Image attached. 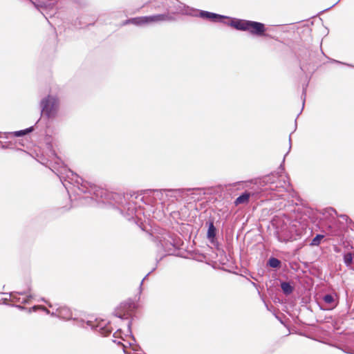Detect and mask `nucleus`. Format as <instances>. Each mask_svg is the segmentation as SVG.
I'll return each mask as SVG.
<instances>
[{"label":"nucleus","mask_w":354,"mask_h":354,"mask_svg":"<svg viewBox=\"0 0 354 354\" xmlns=\"http://www.w3.org/2000/svg\"><path fill=\"white\" fill-rule=\"evenodd\" d=\"M323 300L328 304H331L334 302V297L333 295L328 294L324 296Z\"/></svg>","instance_id":"obj_23"},{"label":"nucleus","mask_w":354,"mask_h":354,"mask_svg":"<svg viewBox=\"0 0 354 354\" xmlns=\"http://www.w3.org/2000/svg\"><path fill=\"white\" fill-rule=\"evenodd\" d=\"M268 266L273 268H277L281 266V261L275 257H271L268 261Z\"/></svg>","instance_id":"obj_16"},{"label":"nucleus","mask_w":354,"mask_h":354,"mask_svg":"<svg viewBox=\"0 0 354 354\" xmlns=\"http://www.w3.org/2000/svg\"><path fill=\"white\" fill-rule=\"evenodd\" d=\"M344 263L347 267H350L351 263H353V256L351 252H347L344 254Z\"/></svg>","instance_id":"obj_17"},{"label":"nucleus","mask_w":354,"mask_h":354,"mask_svg":"<svg viewBox=\"0 0 354 354\" xmlns=\"http://www.w3.org/2000/svg\"><path fill=\"white\" fill-rule=\"evenodd\" d=\"M115 316L121 319H128L129 313H121L120 311V309H118L114 313Z\"/></svg>","instance_id":"obj_21"},{"label":"nucleus","mask_w":354,"mask_h":354,"mask_svg":"<svg viewBox=\"0 0 354 354\" xmlns=\"http://www.w3.org/2000/svg\"><path fill=\"white\" fill-rule=\"evenodd\" d=\"M30 292V288L27 292H12L9 293L10 300L12 302H19L21 304H27L29 302V300L32 298L31 295L28 296L27 297H24L21 299L19 295H27Z\"/></svg>","instance_id":"obj_7"},{"label":"nucleus","mask_w":354,"mask_h":354,"mask_svg":"<svg viewBox=\"0 0 354 354\" xmlns=\"http://www.w3.org/2000/svg\"><path fill=\"white\" fill-rule=\"evenodd\" d=\"M228 25L236 30L248 31L250 34L257 36H263L266 31L265 25L258 21L234 19L229 22Z\"/></svg>","instance_id":"obj_2"},{"label":"nucleus","mask_w":354,"mask_h":354,"mask_svg":"<svg viewBox=\"0 0 354 354\" xmlns=\"http://www.w3.org/2000/svg\"><path fill=\"white\" fill-rule=\"evenodd\" d=\"M33 131V127H30L29 128H27L24 130H21V131H15L13 132L12 133L17 136V137H19V136H24L31 131Z\"/></svg>","instance_id":"obj_18"},{"label":"nucleus","mask_w":354,"mask_h":354,"mask_svg":"<svg viewBox=\"0 0 354 354\" xmlns=\"http://www.w3.org/2000/svg\"><path fill=\"white\" fill-rule=\"evenodd\" d=\"M194 188H181V189H164L160 190H154V192L156 193H165V196L169 198H171L174 200H178V198H182L183 194L186 192H191L194 190Z\"/></svg>","instance_id":"obj_4"},{"label":"nucleus","mask_w":354,"mask_h":354,"mask_svg":"<svg viewBox=\"0 0 354 354\" xmlns=\"http://www.w3.org/2000/svg\"><path fill=\"white\" fill-rule=\"evenodd\" d=\"M342 219L345 220V221H348L349 219L348 216L346 214H342L339 216Z\"/></svg>","instance_id":"obj_30"},{"label":"nucleus","mask_w":354,"mask_h":354,"mask_svg":"<svg viewBox=\"0 0 354 354\" xmlns=\"http://www.w3.org/2000/svg\"><path fill=\"white\" fill-rule=\"evenodd\" d=\"M154 269H155V268H153L151 272H149L148 274H147L145 275V277L143 278V279H142V280L141 281V282H140V287L142 286V283H143V281L147 279V277L149 275V274H150L153 270H154Z\"/></svg>","instance_id":"obj_28"},{"label":"nucleus","mask_w":354,"mask_h":354,"mask_svg":"<svg viewBox=\"0 0 354 354\" xmlns=\"http://www.w3.org/2000/svg\"><path fill=\"white\" fill-rule=\"evenodd\" d=\"M250 194L248 192H244L239 197H237L234 201L236 205L239 204L245 203L249 201Z\"/></svg>","instance_id":"obj_12"},{"label":"nucleus","mask_w":354,"mask_h":354,"mask_svg":"<svg viewBox=\"0 0 354 354\" xmlns=\"http://www.w3.org/2000/svg\"><path fill=\"white\" fill-rule=\"evenodd\" d=\"M86 324V326H84V327H90L92 329H95L103 336H107L111 333L110 326H106L103 321L97 324H95L92 321H87Z\"/></svg>","instance_id":"obj_5"},{"label":"nucleus","mask_w":354,"mask_h":354,"mask_svg":"<svg viewBox=\"0 0 354 354\" xmlns=\"http://www.w3.org/2000/svg\"><path fill=\"white\" fill-rule=\"evenodd\" d=\"M300 68H301V71H306L307 70V69L305 68V66H304V65H302V64L300 66Z\"/></svg>","instance_id":"obj_35"},{"label":"nucleus","mask_w":354,"mask_h":354,"mask_svg":"<svg viewBox=\"0 0 354 354\" xmlns=\"http://www.w3.org/2000/svg\"><path fill=\"white\" fill-rule=\"evenodd\" d=\"M347 65H348V66H351V64H347ZM352 67H353V66H352Z\"/></svg>","instance_id":"obj_40"},{"label":"nucleus","mask_w":354,"mask_h":354,"mask_svg":"<svg viewBox=\"0 0 354 354\" xmlns=\"http://www.w3.org/2000/svg\"><path fill=\"white\" fill-rule=\"evenodd\" d=\"M331 62H335V63H339V64H344V63H342V62H339V61H337V60H335V59H333Z\"/></svg>","instance_id":"obj_37"},{"label":"nucleus","mask_w":354,"mask_h":354,"mask_svg":"<svg viewBox=\"0 0 354 354\" xmlns=\"http://www.w3.org/2000/svg\"><path fill=\"white\" fill-rule=\"evenodd\" d=\"M291 141V138H290V136L289 137V142H290ZM291 148V145H290V147H289V149Z\"/></svg>","instance_id":"obj_39"},{"label":"nucleus","mask_w":354,"mask_h":354,"mask_svg":"<svg viewBox=\"0 0 354 354\" xmlns=\"http://www.w3.org/2000/svg\"><path fill=\"white\" fill-rule=\"evenodd\" d=\"M276 236H277V240L279 241L283 242V243H287L289 241H292L294 240V239L292 238V236L286 235L283 232H277L276 234Z\"/></svg>","instance_id":"obj_13"},{"label":"nucleus","mask_w":354,"mask_h":354,"mask_svg":"<svg viewBox=\"0 0 354 354\" xmlns=\"http://www.w3.org/2000/svg\"><path fill=\"white\" fill-rule=\"evenodd\" d=\"M131 321H129V322H128V324H127V327H128V330H129V332H130V333L131 332Z\"/></svg>","instance_id":"obj_33"},{"label":"nucleus","mask_w":354,"mask_h":354,"mask_svg":"<svg viewBox=\"0 0 354 354\" xmlns=\"http://www.w3.org/2000/svg\"><path fill=\"white\" fill-rule=\"evenodd\" d=\"M39 308L44 311L46 314L49 315L50 313V311L43 306H34L33 307L28 309V312L31 313L32 311H36V310Z\"/></svg>","instance_id":"obj_20"},{"label":"nucleus","mask_w":354,"mask_h":354,"mask_svg":"<svg viewBox=\"0 0 354 354\" xmlns=\"http://www.w3.org/2000/svg\"><path fill=\"white\" fill-rule=\"evenodd\" d=\"M113 342L118 344H122L121 342L117 341L116 339H113Z\"/></svg>","instance_id":"obj_36"},{"label":"nucleus","mask_w":354,"mask_h":354,"mask_svg":"<svg viewBox=\"0 0 354 354\" xmlns=\"http://www.w3.org/2000/svg\"><path fill=\"white\" fill-rule=\"evenodd\" d=\"M209 15V12L201 10L199 13V17L203 19H207Z\"/></svg>","instance_id":"obj_24"},{"label":"nucleus","mask_w":354,"mask_h":354,"mask_svg":"<svg viewBox=\"0 0 354 354\" xmlns=\"http://www.w3.org/2000/svg\"><path fill=\"white\" fill-rule=\"evenodd\" d=\"M207 225H208V230L207 233V237L211 241H213L214 239L216 234V228L214 226L213 221L207 222Z\"/></svg>","instance_id":"obj_10"},{"label":"nucleus","mask_w":354,"mask_h":354,"mask_svg":"<svg viewBox=\"0 0 354 354\" xmlns=\"http://www.w3.org/2000/svg\"><path fill=\"white\" fill-rule=\"evenodd\" d=\"M207 19H210L211 21H214V22L221 21V22H223V23H224L225 24H227V25L229 24V23H227V22L223 21L224 19H229L228 17H226V16H224V15H218V14H216V13H214V12H209V15Z\"/></svg>","instance_id":"obj_11"},{"label":"nucleus","mask_w":354,"mask_h":354,"mask_svg":"<svg viewBox=\"0 0 354 354\" xmlns=\"http://www.w3.org/2000/svg\"><path fill=\"white\" fill-rule=\"evenodd\" d=\"M251 283L254 286L257 287V284L254 282L251 281Z\"/></svg>","instance_id":"obj_38"},{"label":"nucleus","mask_w":354,"mask_h":354,"mask_svg":"<svg viewBox=\"0 0 354 354\" xmlns=\"http://www.w3.org/2000/svg\"><path fill=\"white\" fill-rule=\"evenodd\" d=\"M130 21H131V24L136 25V26H140L142 24H147V20H146V16L131 18V19H130Z\"/></svg>","instance_id":"obj_15"},{"label":"nucleus","mask_w":354,"mask_h":354,"mask_svg":"<svg viewBox=\"0 0 354 354\" xmlns=\"http://www.w3.org/2000/svg\"><path fill=\"white\" fill-rule=\"evenodd\" d=\"M281 288L286 295H290L293 291L292 286L288 282H282L281 283Z\"/></svg>","instance_id":"obj_14"},{"label":"nucleus","mask_w":354,"mask_h":354,"mask_svg":"<svg viewBox=\"0 0 354 354\" xmlns=\"http://www.w3.org/2000/svg\"><path fill=\"white\" fill-rule=\"evenodd\" d=\"M129 24H131V21H130V19H127L125 20L124 21L122 22V26H125V25H127Z\"/></svg>","instance_id":"obj_32"},{"label":"nucleus","mask_w":354,"mask_h":354,"mask_svg":"<svg viewBox=\"0 0 354 354\" xmlns=\"http://www.w3.org/2000/svg\"><path fill=\"white\" fill-rule=\"evenodd\" d=\"M17 308H18L20 310H24L26 309L24 306H21V305H16L15 306Z\"/></svg>","instance_id":"obj_34"},{"label":"nucleus","mask_w":354,"mask_h":354,"mask_svg":"<svg viewBox=\"0 0 354 354\" xmlns=\"http://www.w3.org/2000/svg\"><path fill=\"white\" fill-rule=\"evenodd\" d=\"M59 107V101L56 96L48 95L40 102L41 114L48 118H55Z\"/></svg>","instance_id":"obj_3"},{"label":"nucleus","mask_w":354,"mask_h":354,"mask_svg":"<svg viewBox=\"0 0 354 354\" xmlns=\"http://www.w3.org/2000/svg\"><path fill=\"white\" fill-rule=\"evenodd\" d=\"M55 174L66 189L75 205H93L95 203H108L118 209L126 201L123 195L107 190L84 181L72 170L63 166Z\"/></svg>","instance_id":"obj_1"},{"label":"nucleus","mask_w":354,"mask_h":354,"mask_svg":"<svg viewBox=\"0 0 354 354\" xmlns=\"http://www.w3.org/2000/svg\"><path fill=\"white\" fill-rule=\"evenodd\" d=\"M183 7V4L180 3L179 6H178V8H176L175 9V10L173 11L172 12L174 13V14L175 13H181V12H183V9H182Z\"/></svg>","instance_id":"obj_25"},{"label":"nucleus","mask_w":354,"mask_h":354,"mask_svg":"<svg viewBox=\"0 0 354 354\" xmlns=\"http://www.w3.org/2000/svg\"><path fill=\"white\" fill-rule=\"evenodd\" d=\"M121 333V330H118L113 335V337L114 338H117L118 337V335L120 334Z\"/></svg>","instance_id":"obj_31"},{"label":"nucleus","mask_w":354,"mask_h":354,"mask_svg":"<svg viewBox=\"0 0 354 354\" xmlns=\"http://www.w3.org/2000/svg\"><path fill=\"white\" fill-rule=\"evenodd\" d=\"M324 238V235L322 234H317L315 237L310 242V245L317 246L320 244L322 239Z\"/></svg>","instance_id":"obj_19"},{"label":"nucleus","mask_w":354,"mask_h":354,"mask_svg":"<svg viewBox=\"0 0 354 354\" xmlns=\"http://www.w3.org/2000/svg\"><path fill=\"white\" fill-rule=\"evenodd\" d=\"M274 176L273 175L272 176H268L266 178V180L265 181L267 183H270V189H274L276 187H278V185H276V186H273V185L274 184V181L273 180L272 178H274Z\"/></svg>","instance_id":"obj_22"},{"label":"nucleus","mask_w":354,"mask_h":354,"mask_svg":"<svg viewBox=\"0 0 354 354\" xmlns=\"http://www.w3.org/2000/svg\"><path fill=\"white\" fill-rule=\"evenodd\" d=\"M41 300L42 301H44L45 303H46L50 308H53L54 307V306L52 304H50V302L47 301L44 298H42Z\"/></svg>","instance_id":"obj_29"},{"label":"nucleus","mask_w":354,"mask_h":354,"mask_svg":"<svg viewBox=\"0 0 354 354\" xmlns=\"http://www.w3.org/2000/svg\"><path fill=\"white\" fill-rule=\"evenodd\" d=\"M121 213L123 214L124 212H126L125 216L128 220H131L133 218L134 215L136 213V206L133 202H126L119 207Z\"/></svg>","instance_id":"obj_6"},{"label":"nucleus","mask_w":354,"mask_h":354,"mask_svg":"<svg viewBox=\"0 0 354 354\" xmlns=\"http://www.w3.org/2000/svg\"><path fill=\"white\" fill-rule=\"evenodd\" d=\"M306 87H307V84L303 87V91H302V96L304 97L303 106H304V103H305V98H306Z\"/></svg>","instance_id":"obj_27"},{"label":"nucleus","mask_w":354,"mask_h":354,"mask_svg":"<svg viewBox=\"0 0 354 354\" xmlns=\"http://www.w3.org/2000/svg\"><path fill=\"white\" fill-rule=\"evenodd\" d=\"M173 17L169 15L167 13L146 16V20L147 24L163 21H171Z\"/></svg>","instance_id":"obj_8"},{"label":"nucleus","mask_w":354,"mask_h":354,"mask_svg":"<svg viewBox=\"0 0 354 354\" xmlns=\"http://www.w3.org/2000/svg\"><path fill=\"white\" fill-rule=\"evenodd\" d=\"M49 315H50L52 317H59V308L57 307L55 311L50 312Z\"/></svg>","instance_id":"obj_26"},{"label":"nucleus","mask_w":354,"mask_h":354,"mask_svg":"<svg viewBox=\"0 0 354 354\" xmlns=\"http://www.w3.org/2000/svg\"><path fill=\"white\" fill-rule=\"evenodd\" d=\"M59 308V318L64 320H69L73 318L71 310L66 306H60Z\"/></svg>","instance_id":"obj_9"}]
</instances>
